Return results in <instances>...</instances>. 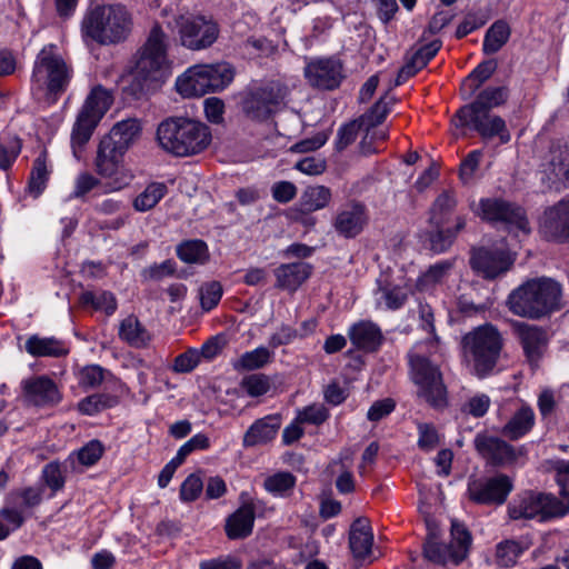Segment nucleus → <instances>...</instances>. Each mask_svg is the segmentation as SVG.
<instances>
[{"instance_id": "4", "label": "nucleus", "mask_w": 569, "mask_h": 569, "mask_svg": "<svg viewBox=\"0 0 569 569\" xmlns=\"http://www.w3.org/2000/svg\"><path fill=\"white\" fill-rule=\"evenodd\" d=\"M72 77L73 69L61 56L58 47L48 44L36 57L31 90L34 94H41L48 104H53L67 91Z\"/></svg>"}, {"instance_id": "43", "label": "nucleus", "mask_w": 569, "mask_h": 569, "mask_svg": "<svg viewBox=\"0 0 569 569\" xmlns=\"http://www.w3.org/2000/svg\"><path fill=\"white\" fill-rule=\"evenodd\" d=\"M507 99L508 89L506 87L487 88L477 96L472 103L466 104L465 107H471L481 111H491L492 108L503 104Z\"/></svg>"}, {"instance_id": "11", "label": "nucleus", "mask_w": 569, "mask_h": 569, "mask_svg": "<svg viewBox=\"0 0 569 569\" xmlns=\"http://www.w3.org/2000/svg\"><path fill=\"white\" fill-rule=\"evenodd\" d=\"M286 94V87L276 81L250 87L242 93L241 109L249 119L264 121L276 111Z\"/></svg>"}, {"instance_id": "45", "label": "nucleus", "mask_w": 569, "mask_h": 569, "mask_svg": "<svg viewBox=\"0 0 569 569\" xmlns=\"http://www.w3.org/2000/svg\"><path fill=\"white\" fill-rule=\"evenodd\" d=\"M395 99L388 93L381 97L368 112L362 114L359 120L362 126L369 131L371 128H376L386 119L390 107L393 104Z\"/></svg>"}, {"instance_id": "10", "label": "nucleus", "mask_w": 569, "mask_h": 569, "mask_svg": "<svg viewBox=\"0 0 569 569\" xmlns=\"http://www.w3.org/2000/svg\"><path fill=\"white\" fill-rule=\"evenodd\" d=\"M176 27L180 44L192 51L210 48L220 33L217 21L202 14H180Z\"/></svg>"}, {"instance_id": "21", "label": "nucleus", "mask_w": 569, "mask_h": 569, "mask_svg": "<svg viewBox=\"0 0 569 569\" xmlns=\"http://www.w3.org/2000/svg\"><path fill=\"white\" fill-rule=\"evenodd\" d=\"M540 232L548 240H569V200H561L545 211Z\"/></svg>"}, {"instance_id": "20", "label": "nucleus", "mask_w": 569, "mask_h": 569, "mask_svg": "<svg viewBox=\"0 0 569 569\" xmlns=\"http://www.w3.org/2000/svg\"><path fill=\"white\" fill-rule=\"evenodd\" d=\"M473 445L476 451L491 466H507L517 460L516 449L511 445L487 432L477 433Z\"/></svg>"}, {"instance_id": "12", "label": "nucleus", "mask_w": 569, "mask_h": 569, "mask_svg": "<svg viewBox=\"0 0 569 569\" xmlns=\"http://www.w3.org/2000/svg\"><path fill=\"white\" fill-rule=\"evenodd\" d=\"M512 489V480L503 473L495 477L470 476L467 496L470 501L477 505L499 506L505 503Z\"/></svg>"}, {"instance_id": "8", "label": "nucleus", "mask_w": 569, "mask_h": 569, "mask_svg": "<svg viewBox=\"0 0 569 569\" xmlns=\"http://www.w3.org/2000/svg\"><path fill=\"white\" fill-rule=\"evenodd\" d=\"M113 103V92L101 84L94 86L78 113L71 133V146L76 158L90 140L96 127Z\"/></svg>"}, {"instance_id": "57", "label": "nucleus", "mask_w": 569, "mask_h": 569, "mask_svg": "<svg viewBox=\"0 0 569 569\" xmlns=\"http://www.w3.org/2000/svg\"><path fill=\"white\" fill-rule=\"evenodd\" d=\"M455 259L443 260L437 262L428 268V270L421 277V281L426 284H435L440 281L449 273L453 268Z\"/></svg>"}, {"instance_id": "1", "label": "nucleus", "mask_w": 569, "mask_h": 569, "mask_svg": "<svg viewBox=\"0 0 569 569\" xmlns=\"http://www.w3.org/2000/svg\"><path fill=\"white\" fill-rule=\"evenodd\" d=\"M168 37L159 24L153 26L146 43L138 52L131 82L124 92L139 100L156 91L170 73L167 54Z\"/></svg>"}, {"instance_id": "60", "label": "nucleus", "mask_w": 569, "mask_h": 569, "mask_svg": "<svg viewBox=\"0 0 569 569\" xmlns=\"http://www.w3.org/2000/svg\"><path fill=\"white\" fill-rule=\"evenodd\" d=\"M328 417L329 412L322 405H312L300 411L297 420L302 423L321 425Z\"/></svg>"}, {"instance_id": "36", "label": "nucleus", "mask_w": 569, "mask_h": 569, "mask_svg": "<svg viewBox=\"0 0 569 569\" xmlns=\"http://www.w3.org/2000/svg\"><path fill=\"white\" fill-rule=\"evenodd\" d=\"M535 425L533 410L528 406H522L511 419L503 426L502 435L510 440H518L527 435Z\"/></svg>"}, {"instance_id": "37", "label": "nucleus", "mask_w": 569, "mask_h": 569, "mask_svg": "<svg viewBox=\"0 0 569 569\" xmlns=\"http://www.w3.org/2000/svg\"><path fill=\"white\" fill-rule=\"evenodd\" d=\"M26 350L34 357H60L68 352L61 341L38 336H31L26 341Z\"/></svg>"}, {"instance_id": "5", "label": "nucleus", "mask_w": 569, "mask_h": 569, "mask_svg": "<svg viewBox=\"0 0 569 569\" xmlns=\"http://www.w3.org/2000/svg\"><path fill=\"white\" fill-rule=\"evenodd\" d=\"M131 28V14L120 4L98 6L82 20L83 34L103 46L126 40Z\"/></svg>"}, {"instance_id": "24", "label": "nucleus", "mask_w": 569, "mask_h": 569, "mask_svg": "<svg viewBox=\"0 0 569 569\" xmlns=\"http://www.w3.org/2000/svg\"><path fill=\"white\" fill-rule=\"evenodd\" d=\"M312 273V266L307 262L280 264L274 270L276 287L295 292Z\"/></svg>"}, {"instance_id": "22", "label": "nucleus", "mask_w": 569, "mask_h": 569, "mask_svg": "<svg viewBox=\"0 0 569 569\" xmlns=\"http://www.w3.org/2000/svg\"><path fill=\"white\" fill-rule=\"evenodd\" d=\"M23 392L29 403L39 407L53 406L61 400L57 385L46 376L24 380Z\"/></svg>"}, {"instance_id": "25", "label": "nucleus", "mask_w": 569, "mask_h": 569, "mask_svg": "<svg viewBox=\"0 0 569 569\" xmlns=\"http://www.w3.org/2000/svg\"><path fill=\"white\" fill-rule=\"evenodd\" d=\"M126 152V150H119L116 143L103 137L98 146L94 161L97 172L103 177L117 174Z\"/></svg>"}, {"instance_id": "38", "label": "nucleus", "mask_w": 569, "mask_h": 569, "mask_svg": "<svg viewBox=\"0 0 569 569\" xmlns=\"http://www.w3.org/2000/svg\"><path fill=\"white\" fill-rule=\"evenodd\" d=\"M451 537L452 541L450 543L451 552H450V560L458 565L468 555L469 547L471 545V536L470 532L466 529V527L458 522L452 521L451 522Z\"/></svg>"}, {"instance_id": "54", "label": "nucleus", "mask_w": 569, "mask_h": 569, "mask_svg": "<svg viewBox=\"0 0 569 569\" xmlns=\"http://www.w3.org/2000/svg\"><path fill=\"white\" fill-rule=\"evenodd\" d=\"M21 150V142L18 138L0 141V169H9Z\"/></svg>"}, {"instance_id": "9", "label": "nucleus", "mask_w": 569, "mask_h": 569, "mask_svg": "<svg viewBox=\"0 0 569 569\" xmlns=\"http://www.w3.org/2000/svg\"><path fill=\"white\" fill-rule=\"evenodd\" d=\"M408 357L417 396L435 409L447 407L448 391L439 366L423 355L410 352Z\"/></svg>"}, {"instance_id": "7", "label": "nucleus", "mask_w": 569, "mask_h": 569, "mask_svg": "<svg viewBox=\"0 0 569 569\" xmlns=\"http://www.w3.org/2000/svg\"><path fill=\"white\" fill-rule=\"evenodd\" d=\"M462 345L465 355L473 362L476 375L483 378L496 367L503 340L498 329L487 323L467 333Z\"/></svg>"}, {"instance_id": "26", "label": "nucleus", "mask_w": 569, "mask_h": 569, "mask_svg": "<svg viewBox=\"0 0 569 569\" xmlns=\"http://www.w3.org/2000/svg\"><path fill=\"white\" fill-rule=\"evenodd\" d=\"M441 48L440 40H433L419 49H417L400 68L397 78L396 86L402 84L409 78L413 77L419 70L427 66V63L437 54Z\"/></svg>"}, {"instance_id": "15", "label": "nucleus", "mask_w": 569, "mask_h": 569, "mask_svg": "<svg viewBox=\"0 0 569 569\" xmlns=\"http://www.w3.org/2000/svg\"><path fill=\"white\" fill-rule=\"evenodd\" d=\"M469 263L478 276L493 280L511 268L513 259L505 249L479 247L471 250Z\"/></svg>"}, {"instance_id": "49", "label": "nucleus", "mask_w": 569, "mask_h": 569, "mask_svg": "<svg viewBox=\"0 0 569 569\" xmlns=\"http://www.w3.org/2000/svg\"><path fill=\"white\" fill-rule=\"evenodd\" d=\"M525 548L516 540H505L497 546L496 560L501 567H511L517 562Z\"/></svg>"}, {"instance_id": "34", "label": "nucleus", "mask_w": 569, "mask_h": 569, "mask_svg": "<svg viewBox=\"0 0 569 569\" xmlns=\"http://www.w3.org/2000/svg\"><path fill=\"white\" fill-rule=\"evenodd\" d=\"M331 200V190L325 186H310L302 192L297 211L309 214L323 209Z\"/></svg>"}, {"instance_id": "14", "label": "nucleus", "mask_w": 569, "mask_h": 569, "mask_svg": "<svg viewBox=\"0 0 569 569\" xmlns=\"http://www.w3.org/2000/svg\"><path fill=\"white\" fill-rule=\"evenodd\" d=\"M481 218L491 223H501L509 230L530 232L529 222L525 210L512 202L500 198H487L480 200Z\"/></svg>"}, {"instance_id": "19", "label": "nucleus", "mask_w": 569, "mask_h": 569, "mask_svg": "<svg viewBox=\"0 0 569 569\" xmlns=\"http://www.w3.org/2000/svg\"><path fill=\"white\" fill-rule=\"evenodd\" d=\"M369 220L367 207L352 200L343 204L332 219L335 231L346 238L352 239L360 234Z\"/></svg>"}, {"instance_id": "17", "label": "nucleus", "mask_w": 569, "mask_h": 569, "mask_svg": "<svg viewBox=\"0 0 569 569\" xmlns=\"http://www.w3.org/2000/svg\"><path fill=\"white\" fill-rule=\"evenodd\" d=\"M541 181L549 189L561 190L569 186V147L552 144L541 164Z\"/></svg>"}, {"instance_id": "52", "label": "nucleus", "mask_w": 569, "mask_h": 569, "mask_svg": "<svg viewBox=\"0 0 569 569\" xmlns=\"http://www.w3.org/2000/svg\"><path fill=\"white\" fill-rule=\"evenodd\" d=\"M42 479L52 492L61 490L66 482L62 465L58 461H52L46 465L42 470Z\"/></svg>"}, {"instance_id": "30", "label": "nucleus", "mask_w": 569, "mask_h": 569, "mask_svg": "<svg viewBox=\"0 0 569 569\" xmlns=\"http://www.w3.org/2000/svg\"><path fill=\"white\" fill-rule=\"evenodd\" d=\"M466 227V218L458 216L456 218V224L451 228L431 227V230L426 232L428 248L436 252L442 253L447 251L456 240L457 234Z\"/></svg>"}, {"instance_id": "13", "label": "nucleus", "mask_w": 569, "mask_h": 569, "mask_svg": "<svg viewBox=\"0 0 569 569\" xmlns=\"http://www.w3.org/2000/svg\"><path fill=\"white\" fill-rule=\"evenodd\" d=\"M456 127H469L477 131L482 139L489 140L498 136L501 143L510 140L505 120L490 111H481L471 107H461L453 119Z\"/></svg>"}, {"instance_id": "33", "label": "nucleus", "mask_w": 569, "mask_h": 569, "mask_svg": "<svg viewBox=\"0 0 569 569\" xmlns=\"http://www.w3.org/2000/svg\"><path fill=\"white\" fill-rule=\"evenodd\" d=\"M458 204L456 194L451 190H443L429 209L428 222L430 227L446 226L451 213Z\"/></svg>"}, {"instance_id": "56", "label": "nucleus", "mask_w": 569, "mask_h": 569, "mask_svg": "<svg viewBox=\"0 0 569 569\" xmlns=\"http://www.w3.org/2000/svg\"><path fill=\"white\" fill-rule=\"evenodd\" d=\"M104 446L101 441L94 439L83 446L77 453L78 460L83 466H93L102 457Z\"/></svg>"}, {"instance_id": "42", "label": "nucleus", "mask_w": 569, "mask_h": 569, "mask_svg": "<svg viewBox=\"0 0 569 569\" xmlns=\"http://www.w3.org/2000/svg\"><path fill=\"white\" fill-rule=\"evenodd\" d=\"M119 403V398L109 393H94L83 398L78 403V409L81 413L87 416L97 415L103 410L116 407Z\"/></svg>"}, {"instance_id": "47", "label": "nucleus", "mask_w": 569, "mask_h": 569, "mask_svg": "<svg viewBox=\"0 0 569 569\" xmlns=\"http://www.w3.org/2000/svg\"><path fill=\"white\" fill-rule=\"evenodd\" d=\"M450 546H442L438 541L436 529L429 527V536L423 545V556L435 563H446L450 560Z\"/></svg>"}, {"instance_id": "16", "label": "nucleus", "mask_w": 569, "mask_h": 569, "mask_svg": "<svg viewBox=\"0 0 569 569\" xmlns=\"http://www.w3.org/2000/svg\"><path fill=\"white\" fill-rule=\"evenodd\" d=\"M512 331L518 339L527 362L536 369L548 349V333L539 326L512 321Z\"/></svg>"}, {"instance_id": "58", "label": "nucleus", "mask_w": 569, "mask_h": 569, "mask_svg": "<svg viewBox=\"0 0 569 569\" xmlns=\"http://www.w3.org/2000/svg\"><path fill=\"white\" fill-rule=\"evenodd\" d=\"M203 489V482L199 475L191 473L182 482L180 488V498L182 501L190 502L196 500Z\"/></svg>"}, {"instance_id": "59", "label": "nucleus", "mask_w": 569, "mask_h": 569, "mask_svg": "<svg viewBox=\"0 0 569 569\" xmlns=\"http://www.w3.org/2000/svg\"><path fill=\"white\" fill-rule=\"evenodd\" d=\"M210 446L209 438L203 433L194 435L191 439H189L186 443H183L177 455V461L179 460L181 463L186 460V458L193 452L194 450L207 449Z\"/></svg>"}, {"instance_id": "28", "label": "nucleus", "mask_w": 569, "mask_h": 569, "mask_svg": "<svg viewBox=\"0 0 569 569\" xmlns=\"http://www.w3.org/2000/svg\"><path fill=\"white\" fill-rule=\"evenodd\" d=\"M280 427L281 418L278 415H271L258 419L246 431L243 436V446L254 447L271 441L278 433Z\"/></svg>"}, {"instance_id": "27", "label": "nucleus", "mask_w": 569, "mask_h": 569, "mask_svg": "<svg viewBox=\"0 0 569 569\" xmlns=\"http://www.w3.org/2000/svg\"><path fill=\"white\" fill-rule=\"evenodd\" d=\"M373 533L370 521L366 517L357 518L350 526L349 546L357 559H365L371 553Z\"/></svg>"}, {"instance_id": "61", "label": "nucleus", "mask_w": 569, "mask_h": 569, "mask_svg": "<svg viewBox=\"0 0 569 569\" xmlns=\"http://www.w3.org/2000/svg\"><path fill=\"white\" fill-rule=\"evenodd\" d=\"M176 271V263L172 260H166L159 264H152L142 270V277L146 280H161L164 277L172 276Z\"/></svg>"}, {"instance_id": "6", "label": "nucleus", "mask_w": 569, "mask_h": 569, "mask_svg": "<svg viewBox=\"0 0 569 569\" xmlns=\"http://www.w3.org/2000/svg\"><path fill=\"white\" fill-rule=\"evenodd\" d=\"M234 68L229 62L190 67L178 80V91L187 98L201 97L226 89L234 79Z\"/></svg>"}, {"instance_id": "23", "label": "nucleus", "mask_w": 569, "mask_h": 569, "mask_svg": "<svg viewBox=\"0 0 569 569\" xmlns=\"http://www.w3.org/2000/svg\"><path fill=\"white\" fill-rule=\"evenodd\" d=\"M348 337L357 350L367 353L378 351L385 339L376 323L365 320L352 325L348 330Z\"/></svg>"}, {"instance_id": "64", "label": "nucleus", "mask_w": 569, "mask_h": 569, "mask_svg": "<svg viewBox=\"0 0 569 569\" xmlns=\"http://www.w3.org/2000/svg\"><path fill=\"white\" fill-rule=\"evenodd\" d=\"M241 561L232 556L219 557L203 560L199 563V569H240Z\"/></svg>"}, {"instance_id": "39", "label": "nucleus", "mask_w": 569, "mask_h": 569, "mask_svg": "<svg viewBox=\"0 0 569 569\" xmlns=\"http://www.w3.org/2000/svg\"><path fill=\"white\" fill-rule=\"evenodd\" d=\"M541 521L563 517L569 512V491L567 489L560 490V498L550 493H541Z\"/></svg>"}, {"instance_id": "48", "label": "nucleus", "mask_w": 569, "mask_h": 569, "mask_svg": "<svg viewBox=\"0 0 569 569\" xmlns=\"http://www.w3.org/2000/svg\"><path fill=\"white\" fill-rule=\"evenodd\" d=\"M270 351L264 347H259L252 351L244 352L236 362V369L254 370L269 362Z\"/></svg>"}, {"instance_id": "46", "label": "nucleus", "mask_w": 569, "mask_h": 569, "mask_svg": "<svg viewBox=\"0 0 569 569\" xmlns=\"http://www.w3.org/2000/svg\"><path fill=\"white\" fill-rule=\"evenodd\" d=\"M167 190L168 189L164 183H150L140 194L136 197L133 201V208L140 212L152 209L164 197Z\"/></svg>"}, {"instance_id": "3", "label": "nucleus", "mask_w": 569, "mask_h": 569, "mask_svg": "<svg viewBox=\"0 0 569 569\" xmlns=\"http://www.w3.org/2000/svg\"><path fill=\"white\" fill-rule=\"evenodd\" d=\"M210 128L198 120L170 117L157 129V140L166 152L179 157H192L203 152L211 143Z\"/></svg>"}, {"instance_id": "31", "label": "nucleus", "mask_w": 569, "mask_h": 569, "mask_svg": "<svg viewBox=\"0 0 569 569\" xmlns=\"http://www.w3.org/2000/svg\"><path fill=\"white\" fill-rule=\"evenodd\" d=\"M541 492H525L508 506L509 517L513 520L539 518L541 521Z\"/></svg>"}, {"instance_id": "2", "label": "nucleus", "mask_w": 569, "mask_h": 569, "mask_svg": "<svg viewBox=\"0 0 569 569\" xmlns=\"http://www.w3.org/2000/svg\"><path fill=\"white\" fill-rule=\"evenodd\" d=\"M507 306L518 317L539 320L562 308L561 284L547 277L530 279L510 292Z\"/></svg>"}, {"instance_id": "55", "label": "nucleus", "mask_w": 569, "mask_h": 569, "mask_svg": "<svg viewBox=\"0 0 569 569\" xmlns=\"http://www.w3.org/2000/svg\"><path fill=\"white\" fill-rule=\"evenodd\" d=\"M361 128H365L359 119L350 121L343 124L337 134L336 149L338 151L345 150L350 146L357 138L358 132Z\"/></svg>"}, {"instance_id": "63", "label": "nucleus", "mask_w": 569, "mask_h": 569, "mask_svg": "<svg viewBox=\"0 0 569 569\" xmlns=\"http://www.w3.org/2000/svg\"><path fill=\"white\" fill-rule=\"evenodd\" d=\"M326 160L315 156L306 157L298 161L295 166V168L299 171L310 176L321 174L326 170Z\"/></svg>"}, {"instance_id": "29", "label": "nucleus", "mask_w": 569, "mask_h": 569, "mask_svg": "<svg viewBox=\"0 0 569 569\" xmlns=\"http://www.w3.org/2000/svg\"><path fill=\"white\" fill-rule=\"evenodd\" d=\"M256 518L254 506L251 502L243 503L226 522V533L229 539H244L251 535Z\"/></svg>"}, {"instance_id": "32", "label": "nucleus", "mask_w": 569, "mask_h": 569, "mask_svg": "<svg viewBox=\"0 0 569 569\" xmlns=\"http://www.w3.org/2000/svg\"><path fill=\"white\" fill-rule=\"evenodd\" d=\"M119 338L133 348H143L150 340L151 336L146 327L136 316H128L119 326Z\"/></svg>"}, {"instance_id": "50", "label": "nucleus", "mask_w": 569, "mask_h": 569, "mask_svg": "<svg viewBox=\"0 0 569 569\" xmlns=\"http://www.w3.org/2000/svg\"><path fill=\"white\" fill-rule=\"evenodd\" d=\"M48 176L49 172L47 170L46 157L41 154L33 161L29 179V191L34 197H38L46 188Z\"/></svg>"}, {"instance_id": "35", "label": "nucleus", "mask_w": 569, "mask_h": 569, "mask_svg": "<svg viewBox=\"0 0 569 569\" xmlns=\"http://www.w3.org/2000/svg\"><path fill=\"white\" fill-rule=\"evenodd\" d=\"M140 132L141 127L137 119H126L116 123L110 132L104 137L116 143L119 150L127 151L139 138Z\"/></svg>"}, {"instance_id": "62", "label": "nucleus", "mask_w": 569, "mask_h": 569, "mask_svg": "<svg viewBox=\"0 0 569 569\" xmlns=\"http://www.w3.org/2000/svg\"><path fill=\"white\" fill-rule=\"evenodd\" d=\"M326 132H317L310 138L302 139L290 147L292 152H310L321 148L328 140Z\"/></svg>"}, {"instance_id": "40", "label": "nucleus", "mask_w": 569, "mask_h": 569, "mask_svg": "<svg viewBox=\"0 0 569 569\" xmlns=\"http://www.w3.org/2000/svg\"><path fill=\"white\" fill-rule=\"evenodd\" d=\"M177 256L187 263L204 264L209 260L208 246L204 241L187 240L177 247Z\"/></svg>"}, {"instance_id": "53", "label": "nucleus", "mask_w": 569, "mask_h": 569, "mask_svg": "<svg viewBox=\"0 0 569 569\" xmlns=\"http://www.w3.org/2000/svg\"><path fill=\"white\" fill-rule=\"evenodd\" d=\"M241 388L250 397H260L269 391L270 381L264 375L253 373L242 379Z\"/></svg>"}, {"instance_id": "41", "label": "nucleus", "mask_w": 569, "mask_h": 569, "mask_svg": "<svg viewBox=\"0 0 569 569\" xmlns=\"http://www.w3.org/2000/svg\"><path fill=\"white\" fill-rule=\"evenodd\" d=\"M510 37V28L503 20L496 21L486 32L483 52L492 54L499 51Z\"/></svg>"}, {"instance_id": "18", "label": "nucleus", "mask_w": 569, "mask_h": 569, "mask_svg": "<svg viewBox=\"0 0 569 569\" xmlns=\"http://www.w3.org/2000/svg\"><path fill=\"white\" fill-rule=\"evenodd\" d=\"M308 83L322 90H333L339 87L342 76V64L335 58L310 60L305 67Z\"/></svg>"}, {"instance_id": "51", "label": "nucleus", "mask_w": 569, "mask_h": 569, "mask_svg": "<svg viewBox=\"0 0 569 569\" xmlns=\"http://www.w3.org/2000/svg\"><path fill=\"white\" fill-rule=\"evenodd\" d=\"M222 297V286L219 281H209L203 283L199 289V299L201 308L210 311L220 301Z\"/></svg>"}, {"instance_id": "44", "label": "nucleus", "mask_w": 569, "mask_h": 569, "mask_svg": "<svg viewBox=\"0 0 569 569\" xmlns=\"http://www.w3.org/2000/svg\"><path fill=\"white\" fill-rule=\"evenodd\" d=\"M296 486V477L288 471H279L267 477L263 481L264 489L276 497H288Z\"/></svg>"}]
</instances>
